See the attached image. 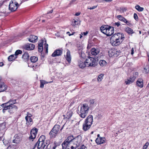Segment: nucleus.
<instances>
[{"instance_id": "nucleus-1", "label": "nucleus", "mask_w": 149, "mask_h": 149, "mask_svg": "<svg viewBox=\"0 0 149 149\" xmlns=\"http://www.w3.org/2000/svg\"><path fill=\"white\" fill-rule=\"evenodd\" d=\"M124 38V35L123 33H115L111 38V43L113 46L118 45L122 42Z\"/></svg>"}, {"instance_id": "nucleus-2", "label": "nucleus", "mask_w": 149, "mask_h": 149, "mask_svg": "<svg viewBox=\"0 0 149 149\" xmlns=\"http://www.w3.org/2000/svg\"><path fill=\"white\" fill-rule=\"evenodd\" d=\"M45 136L44 135H41L38 141L34 145L33 149H45L47 143L45 142Z\"/></svg>"}, {"instance_id": "nucleus-3", "label": "nucleus", "mask_w": 149, "mask_h": 149, "mask_svg": "<svg viewBox=\"0 0 149 149\" xmlns=\"http://www.w3.org/2000/svg\"><path fill=\"white\" fill-rule=\"evenodd\" d=\"M89 109V107L88 104H83L80 106V108L78 109L77 113L80 117L84 118L87 116Z\"/></svg>"}, {"instance_id": "nucleus-4", "label": "nucleus", "mask_w": 149, "mask_h": 149, "mask_svg": "<svg viewBox=\"0 0 149 149\" xmlns=\"http://www.w3.org/2000/svg\"><path fill=\"white\" fill-rule=\"evenodd\" d=\"M101 31L107 36L112 35L114 33L113 27L108 25H103L100 28Z\"/></svg>"}, {"instance_id": "nucleus-5", "label": "nucleus", "mask_w": 149, "mask_h": 149, "mask_svg": "<svg viewBox=\"0 0 149 149\" xmlns=\"http://www.w3.org/2000/svg\"><path fill=\"white\" fill-rule=\"evenodd\" d=\"M1 107L3 108V113L5 112L6 111H7L10 113H13L16 112L18 109L17 107L15 105H6Z\"/></svg>"}, {"instance_id": "nucleus-6", "label": "nucleus", "mask_w": 149, "mask_h": 149, "mask_svg": "<svg viewBox=\"0 0 149 149\" xmlns=\"http://www.w3.org/2000/svg\"><path fill=\"white\" fill-rule=\"evenodd\" d=\"M60 128V125H55L49 133L50 137L52 138L55 137L56 135L58 133Z\"/></svg>"}, {"instance_id": "nucleus-7", "label": "nucleus", "mask_w": 149, "mask_h": 149, "mask_svg": "<svg viewBox=\"0 0 149 149\" xmlns=\"http://www.w3.org/2000/svg\"><path fill=\"white\" fill-rule=\"evenodd\" d=\"M86 66L94 67L97 65L96 60L93 57H89L86 60Z\"/></svg>"}, {"instance_id": "nucleus-8", "label": "nucleus", "mask_w": 149, "mask_h": 149, "mask_svg": "<svg viewBox=\"0 0 149 149\" xmlns=\"http://www.w3.org/2000/svg\"><path fill=\"white\" fill-rule=\"evenodd\" d=\"M82 138L80 135H78L77 136L75 137V139L73 140V141L72 143V144L76 149L79 147L81 142Z\"/></svg>"}, {"instance_id": "nucleus-9", "label": "nucleus", "mask_w": 149, "mask_h": 149, "mask_svg": "<svg viewBox=\"0 0 149 149\" xmlns=\"http://www.w3.org/2000/svg\"><path fill=\"white\" fill-rule=\"evenodd\" d=\"M19 6V4L15 0H11L9 5V9L11 11H15Z\"/></svg>"}, {"instance_id": "nucleus-10", "label": "nucleus", "mask_w": 149, "mask_h": 149, "mask_svg": "<svg viewBox=\"0 0 149 149\" xmlns=\"http://www.w3.org/2000/svg\"><path fill=\"white\" fill-rule=\"evenodd\" d=\"M14 138L15 139L13 140V142L16 143H18L22 140V135L19 134H16L15 135Z\"/></svg>"}, {"instance_id": "nucleus-11", "label": "nucleus", "mask_w": 149, "mask_h": 149, "mask_svg": "<svg viewBox=\"0 0 149 149\" xmlns=\"http://www.w3.org/2000/svg\"><path fill=\"white\" fill-rule=\"evenodd\" d=\"M63 149H76L72 143H62Z\"/></svg>"}, {"instance_id": "nucleus-12", "label": "nucleus", "mask_w": 149, "mask_h": 149, "mask_svg": "<svg viewBox=\"0 0 149 149\" xmlns=\"http://www.w3.org/2000/svg\"><path fill=\"white\" fill-rule=\"evenodd\" d=\"M16 103V100L10 99L8 102L2 104L1 105V106H4L6 105L12 106L15 105V104Z\"/></svg>"}, {"instance_id": "nucleus-13", "label": "nucleus", "mask_w": 149, "mask_h": 149, "mask_svg": "<svg viewBox=\"0 0 149 149\" xmlns=\"http://www.w3.org/2000/svg\"><path fill=\"white\" fill-rule=\"evenodd\" d=\"M93 116L91 115H90L86 118L84 122L91 125L93 123Z\"/></svg>"}, {"instance_id": "nucleus-14", "label": "nucleus", "mask_w": 149, "mask_h": 149, "mask_svg": "<svg viewBox=\"0 0 149 149\" xmlns=\"http://www.w3.org/2000/svg\"><path fill=\"white\" fill-rule=\"evenodd\" d=\"M136 77V76H131L129 79H128L127 80L125 81V83L126 85L130 84L134 81Z\"/></svg>"}, {"instance_id": "nucleus-15", "label": "nucleus", "mask_w": 149, "mask_h": 149, "mask_svg": "<svg viewBox=\"0 0 149 149\" xmlns=\"http://www.w3.org/2000/svg\"><path fill=\"white\" fill-rule=\"evenodd\" d=\"M25 119L26 122V124L27 126L29 127L33 124V120L31 118L25 117Z\"/></svg>"}, {"instance_id": "nucleus-16", "label": "nucleus", "mask_w": 149, "mask_h": 149, "mask_svg": "<svg viewBox=\"0 0 149 149\" xmlns=\"http://www.w3.org/2000/svg\"><path fill=\"white\" fill-rule=\"evenodd\" d=\"M75 138L72 135L69 136L63 143H72Z\"/></svg>"}, {"instance_id": "nucleus-17", "label": "nucleus", "mask_w": 149, "mask_h": 149, "mask_svg": "<svg viewBox=\"0 0 149 149\" xmlns=\"http://www.w3.org/2000/svg\"><path fill=\"white\" fill-rule=\"evenodd\" d=\"M62 54V51L61 50L58 49L56 50L52 53V56L53 57H56L61 56Z\"/></svg>"}, {"instance_id": "nucleus-18", "label": "nucleus", "mask_w": 149, "mask_h": 149, "mask_svg": "<svg viewBox=\"0 0 149 149\" xmlns=\"http://www.w3.org/2000/svg\"><path fill=\"white\" fill-rule=\"evenodd\" d=\"M105 140V138L100 137L99 138H97L96 139L95 141L97 144H100L104 143Z\"/></svg>"}, {"instance_id": "nucleus-19", "label": "nucleus", "mask_w": 149, "mask_h": 149, "mask_svg": "<svg viewBox=\"0 0 149 149\" xmlns=\"http://www.w3.org/2000/svg\"><path fill=\"white\" fill-rule=\"evenodd\" d=\"M38 39V37L36 36L31 35L28 38V40L31 42L34 43L37 42Z\"/></svg>"}, {"instance_id": "nucleus-20", "label": "nucleus", "mask_w": 149, "mask_h": 149, "mask_svg": "<svg viewBox=\"0 0 149 149\" xmlns=\"http://www.w3.org/2000/svg\"><path fill=\"white\" fill-rule=\"evenodd\" d=\"M57 146L55 143H50L47 146L45 149H55Z\"/></svg>"}, {"instance_id": "nucleus-21", "label": "nucleus", "mask_w": 149, "mask_h": 149, "mask_svg": "<svg viewBox=\"0 0 149 149\" xmlns=\"http://www.w3.org/2000/svg\"><path fill=\"white\" fill-rule=\"evenodd\" d=\"M35 48V45L32 44H27L25 46V48L27 50H32Z\"/></svg>"}, {"instance_id": "nucleus-22", "label": "nucleus", "mask_w": 149, "mask_h": 149, "mask_svg": "<svg viewBox=\"0 0 149 149\" xmlns=\"http://www.w3.org/2000/svg\"><path fill=\"white\" fill-rule=\"evenodd\" d=\"M91 125L84 122L83 125V129L84 131H86L91 127Z\"/></svg>"}, {"instance_id": "nucleus-23", "label": "nucleus", "mask_w": 149, "mask_h": 149, "mask_svg": "<svg viewBox=\"0 0 149 149\" xmlns=\"http://www.w3.org/2000/svg\"><path fill=\"white\" fill-rule=\"evenodd\" d=\"M7 86L3 82H0V92L4 91L6 89Z\"/></svg>"}, {"instance_id": "nucleus-24", "label": "nucleus", "mask_w": 149, "mask_h": 149, "mask_svg": "<svg viewBox=\"0 0 149 149\" xmlns=\"http://www.w3.org/2000/svg\"><path fill=\"white\" fill-rule=\"evenodd\" d=\"M99 52L100 51L98 49H96L95 48H93L91 50V54L93 55H96L99 53Z\"/></svg>"}, {"instance_id": "nucleus-25", "label": "nucleus", "mask_w": 149, "mask_h": 149, "mask_svg": "<svg viewBox=\"0 0 149 149\" xmlns=\"http://www.w3.org/2000/svg\"><path fill=\"white\" fill-rule=\"evenodd\" d=\"M66 59L67 61L70 63L71 61V57L70 55V51L68 50L66 53Z\"/></svg>"}, {"instance_id": "nucleus-26", "label": "nucleus", "mask_w": 149, "mask_h": 149, "mask_svg": "<svg viewBox=\"0 0 149 149\" xmlns=\"http://www.w3.org/2000/svg\"><path fill=\"white\" fill-rule=\"evenodd\" d=\"M78 65L79 67L81 68H84L86 66V61L84 62L81 60H79L78 61Z\"/></svg>"}, {"instance_id": "nucleus-27", "label": "nucleus", "mask_w": 149, "mask_h": 149, "mask_svg": "<svg viewBox=\"0 0 149 149\" xmlns=\"http://www.w3.org/2000/svg\"><path fill=\"white\" fill-rule=\"evenodd\" d=\"M137 85L140 88H142L143 86V80L141 79H139L136 81Z\"/></svg>"}, {"instance_id": "nucleus-28", "label": "nucleus", "mask_w": 149, "mask_h": 149, "mask_svg": "<svg viewBox=\"0 0 149 149\" xmlns=\"http://www.w3.org/2000/svg\"><path fill=\"white\" fill-rule=\"evenodd\" d=\"M43 42L42 40L41 41V42L38 44V50L40 52H42L43 50V47L42 46Z\"/></svg>"}, {"instance_id": "nucleus-29", "label": "nucleus", "mask_w": 149, "mask_h": 149, "mask_svg": "<svg viewBox=\"0 0 149 149\" xmlns=\"http://www.w3.org/2000/svg\"><path fill=\"white\" fill-rule=\"evenodd\" d=\"M125 31L129 34H132L134 33L133 30L128 27H126L125 28Z\"/></svg>"}, {"instance_id": "nucleus-30", "label": "nucleus", "mask_w": 149, "mask_h": 149, "mask_svg": "<svg viewBox=\"0 0 149 149\" xmlns=\"http://www.w3.org/2000/svg\"><path fill=\"white\" fill-rule=\"evenodd\" d=\"M115 49H112L109 52V56L115 57Z\"/></svg>"}, {"instance_id": "nucleus-31", "label": "nucleus", "mask_w": 149, "mask_h": 149, "mask_svg": "<svg viewBox=\"0 0 149 149\" xmlns=\"http://www.w3.org/2000/svg\"><path fill=\"white\" fill-rule=\"evenodd\" d=\"M38 131V130L37 129L35 128H33L31 130V134L34 135V136H36Z\"/></svg>"}, {"instance_id": "nucleus-32", "label": "nucleus", "mask_w": 149, "mask_h": 149, "mask_svg": "<svg viewBox=\"0 0 149 149\" xmlns=\"http://www.w3.org/2000/svg\"><path fill=\"white\" fill-rule=\"evenodd\" d=\"M29 56L28 53L27 52H25L24 54H23L22 56V58L24 59L27 60L29 59Z\"/></svg>"}, {"instance_id": "nucleus-33", "label": "nucleus", "mask_w": 149, "mask_h": 149, "mask_svg": "<svg viewBox=\"0 0 149 149\" xmlns=\"http://www.w3.org/2000/svg\"><path fill=\"white\" fill-rule=\"evenodd\" d=\"M17 57L15 55H11L8 56V60L9 61H11L13 60H14L17 58Z\"/></svg>"}, {"instance_id": "nucleus-34", "label": "nucleus", "mask_w": 149, "mask_h": 149, "mask_svg": "<svg viewBox=\"0 0 149 149\" xmlns=\"http://www.w3.org/2000/svg\"><path fill=\"white\" fill-rule=\"evenodd\" d=\"M73 114V112L72 111H70L67 113L66 116V118L68 119L70 118L72 116Z\"/></svg>"}, {"instance_id": "nucleus-35", "label": "nucleus", "mask_w": 149, "mask_h": 149, "mask_svg": "<svg viewBox=\"0 0 149 149\" xmlns=\"http://www.w3.org/2000/svg\"><path fill=\"white\" fill-rule=\"evenodd\" d=\"M123 19L124 20L123 21V22L124 23H125L127 25L130 26H131L132 25V24L131 22V21H128L125 18L124 19Z\"/></svg>"}, {"instance_id": "nucleus-36", "label": "nucleus", "mask_w": 149, "mask_h": 149, "mask_svg": "<svg viewBox=\"0 0 149 149\" xmlns=\"http://www.w3.org/2000/svg\"><path fill=\"white\" fill-rule=\"evenodd\" d=\"M30 60L32 62L35 63L38 60V58L37 57L32 56L31 57Z\"/></svg>"}, {"instance_id": "nucleus-37", "label": "nucleus", "mask_w": 149, "mask_h": 149, "mask_svg": "<svg viewBox=\"0 0 149 149\" xmlns=\"http://www.w3.org/2000/svg\"><path fill=\"white\" fill-rule=\"evenodd\" d=\"M135 8L139 11L141 12L143 11L144 8L140 7L139 5H136L135 6Z\"/></svg>"}, {"instance_id": "nucleus-38", "label": "nucleus", "mask_w": 149, "mask_h": 149, "mask_svg": "<svg viewBox=\"0 0 149 149\" xmlns=\"http://www.w3.org/2000/svg\"><path fill=\"white\" fill-rule=\"evenodd\" d=\"M100 64L101 66H104L107 63L106 61L104 60H101L100 61Z\"/></svg>"}, {"instance_id": "nucleus-39", "label": "nucleus", "mask_w": 149, "mask_h": 149, "mask_svg": "<svg viewBox=\"0 0 149 149\" xmlns=\"http://www.w3.org/2000/svg\"><path fill=\"white\" fill-rule=\"evenodd\" d=\"M104 75L103 74H101L98 76L97 78L98 81L99 82L101 81L103 79Z\"/></svg>"}, {"instance_id": "nucleus-40", "label": "nucleus", "mask_w": 149, "mask_h": 149, "mask_svg": "<svg viewBox=\"0 0 149 149\" xmlns=\"http://www.w3.org/2000/svg\"><path fill=\"white\" fill-rule=\"evenodd\" d=\"M117 18L118 19L122 22H123L124 20L123 19L125 18L122 15H118Z\"/></svg>"}, {"instance_id": "nucleus-41", "label": "nucleus", "mask_w": 149, "mask_h": 149, "mask_svg": "<svg viewBox=\"0 0 149 149\" xmlns=\"http://www.w3.org/2000/svg\"><path fill=\"white\" fill-rule=\"evenodd\" d=\"M22 53V51L20 50H16L15 53V55L17 56L19 54H21Z\"/></svg>"}, {"instance_id": "nucleus-42", "label": "nucleus", "mask_w": 149, "mask_h": 149, "mask_svg": "<svg viewBox=\"0 0 149 149\" xmlns=\"http://www.w3.org/2000/svg\"><path fill=\"white\" fill-rule=\"evenodd\" d=\"M40 87L41 88H43L44 86V85L45 84V81L44 80H42L40 81Z\"/></svg>"}, {"instance_id": "nucleus-43", "label": "nucleus", "mask_w": 149, "mask_h": 149, "mask_svg": "<svg viewBox=\"0 0 149 149\" xmlns=\"http://www.w3.org/2000/svg\"><path fill=\"white\" fill-rule=\"evenodd\" d=\"M45 42V43H44L45 44L44 45V49H45L46 52L47 53L48 51V45L46 44V41Z\"/></svg>"}, {"instance_id": "nucleus-44", "label": "nucleus", "mask_w": 149, "mask_h": 149, "mask_svg": "<svg viewBox=\"0 0 149 149\" xmlns=\"http://www.w3.org/2000/svg\"><path fill=\"white\" fill-rule=\"evenodd\" d=\"M116 52L115 53V57H117L121 53L120 51L119 50H118L115 49Z\"/></svg>"}, {"instance_id": "nucleus-45", "label": "nucleus", "mask_w": 149, "mask_h": 149, "mask_svg": "<svg viewBox=\"0 0 149 149\" xmlns=\"http://www.w3.org/2000/svg\"><path fill=\"white\" fill-rule=\"evenodd\" d=\"M149 71V69L147 66L145 67L144 68V70L143 71L144 73H147Z\"/></svg>"}, {"instance_id": "nucleus-46", "label": "nucleus", "mask_w": 149, "mask_h": 149, "mask_svg": "<svg viewBox=\"0 0 149 149\" xmlns=\"http://www.w3.org/2000/svg\"><path fill=\"white\" fill-rule=\"evenodd\" d=\"M120 25V22H115L113 24V25L114 26H117L118 27Z\"/></svg>"}, {"instance_id": "nucleus-47", "label": "nucleus", "mask_w": 149, "mask_h": 149, "mask_svg": "<svg viewBox=\"0 0 149 149\" xmlns=\"http://www.w3.org/2000/svg\"><path fill=\"white\" fill-rule=\"evenodd\" d=\"M36 137L35 136L31 134V136L29 137V139L32 141H33V139H35Z\"/></svg>"}, {"instance_id": "nucleus-48", "label": "nucleus", "mask_w": 149, "mask_h": 149, "mask_svg": "<svg viewBox=\"0 0 149 149\" xmlns=\"http://www.w3.org/2000/svg\"><path fill=\"white\" fill-rule=\"evenodd\" d=\"M149 145V143L148 142H146L143 146V149H145L147 148Z\"/></svg>"}, {"instance_id": "nucleus-49", "label": "nucleus", "mask_w": 149, "mask_h": 149, "mask_svg": "<svg viewBox=\"0 0 149 149\" xmlns=\"http://www.w3.org/2000/svg\"><path fill=\"white\" fill-rule=\"evenodd\" d=\"M86 148V146L84 145H83L81 146L80 147L78 148L77 149H85Z\"/></svg>"}, {"instance_id": "nucleus-50", "label": "nucleus", "mask_w": 149, "mask_h": 149, "mask_svg": "<svg viewBox=\"0 0 149 149\" xmlns=\"http://www.w3.org/2000/svg\"><path fill=\"white\" fill-rule=\"evenodd\" d=\"M134 17L136 20L138 19V17L136 13H134Z\"/></svg>"}, {"instance_id": "nucleus-51", "label": "nucleus", "mask_w": 149, "mask_h": 149, "mask_svg": "<svg viewBox=\"0 0 149 149\" xmlns=\"http://www.w3.org/2000/svg\"><path fill=\"white\" fill-rule=\"evenodd\" d=\"M97 6H94L92 7H90V8H88V9H90V10H92L95 9L97 7Z\"/></svg>"}, {"instance_id": "nucleus-52", "label": "nucleus", "mask_w": 149, "mask_h": 149, "mask_svg": "<svg viewBox=\"0 0 149 149\" xmlns=\"http://www.w3.org/2000/svg\"><path fill=\"white\" fill-rule=\"evenodd\" d=\"M89 102L91 104H93L94 103V100L93 99L90 100Z\"/></svg>"}, {"instance_id": "nucleus-53", "label": "nucleus", "mask_w": 149, "mask_h": 149, "mask_svg": "<svg viewBox=\"0 0 149 149\" xmlns=\"http://www.w3.org/2000/svg\"><path fill=\"white\" fill-rule=\"evenodd\" d=\"M138 75V73L137 72H134L133 73V76H136V77H137V76Z\"/></svg>"}, {"instance_id": "nucleus-54", "label": "nucleus", "mask_w": 149, "mask_h": 149, "mask_svg": "<svg viewBox=\"0 0 149 149\" xmlns=\"http://www.w3.org/2000/svg\"><path fill=\"white\" fill-rule=\"evenodd\" d=\"M32 116V115L31 114L27 112V116L26 117H28L29 118H31V117Z\"/></svg>"}, {"instance_id": "nucleus-55", "label": "nucleus", "mask_w": 149, "mask_h": 149, "mask_svg": "<svg viewBox=\"0 0 149 149\" xmlns=\"http://www.w3.org/2000/svg\"><path fill=\"white\" fill-rule=\"evenodd\" d=\"M53 12V10H52L48 12L47 14V16H48L49 14L52 13Z\"/></svg>"}, {"instance_id": "nucleus-56", "label": "nucleus", "mask_w": 149, "mask_h": 149, "mask_svg": "<svg viewBox=\"0 0 149 149\" xmlns=\"http://www.w3.org/2000/svg\"><path fill=\"white\" fill-rule=\"evenodd\" d=\"M88 32L87 31H86V32H83V33H82V34L83 35H84V36H86V35H87L88 33Z\"/></svg>"}, {"instance_id": "nucleus-57", "label": "nucleus", "mask_w": 149, "mask_h": 149, "mask_svg": "<svg viewBox=\"0 0 149 149\" xmlns=\"http://www.w3.org/2000/svg\"><path fill=\"white\" fill-rule=\"evenodd\" d=\"M74 32H73L72 33V34H70V32H67V33H66L67 34H69V36H71V35H73L74 34Z\"/></svg>"}, {"instance_id": "nucleus-58", "label": "nucleus", "mask_w": 149, "mask_h": 149, "mask_svg": "<svg viewBox=\"0 0 149 149\" xmlns=\"http://www.w3.org/2000/svg\"><path fill=\"white\" fill-rule=\"evenodd\" d=\"M131 54L132 55H133L134 53V50L133 48H132L131 49Z\"/></svg>"}, {"instance_id": "nucleus-59", "label": "nucleus", "mask_w": 149, "mask_h": 149, "mask_svg": "<svg viewBox=\"0 0 149 149\" xmlns=\"http://www.w3.org/2000/svg\"><path fill=\"white\" fill-rule=\"evenodd\" d=\"M52 82H53V81H49V82H47L46 81H45V82L44 83H45V84H48V83H50Z\"/></svg>"}, {"instance_id": "nucleus-60", "label": "nucleus", "mask_w": 149, "mask_h": 149, "mask_svg": "<svg viewBox=\"0 0 149 149\" xmlns=\"http://www.w3.org/2000/svg\"><path fill=\"white\" fill-rule=\"evenodd\" d=\"M112 0H104V1L107 2H111Z\"/></svg>"}, {"instance_id": "nucleus-61", "label": "nucleus", "mask_w": 149, "mask_h": 149, "mask_svg": "<svg viewBox=\"0 0 149 149\" xmlns=\"http://www.w3.org/2000/svg\"><path fill=\"white\" fill-rule=\"evenodd\" d=\"M80 14V13L79 12L75 14V15L76 16H78Z\"/></svg>"}, {"instance_id": "nucleus-62", "label": "nucleus", "mask_w": 149, "mask_h": 149, "mask_svg": "<svg viewBox=\"0 0 149 149\" xmlns=\"http://www.w3.org/2000/svg\"><path fill=\"white\" fill-rule=\"evenodd\" d=\"M74 24H73V25L77 24H78V22L76 20H74Z\"/></svg>"}, {"instance_id": "nucleus-63", "label": "nucleus", "mask_w": 149, "mask_h": 149, "mask_svg": "<svg viewBox=\"0 0 149 149\" xmlns=\"http://www.w3.org/2000/svg\"><path fill=\"white\" fill-rule=\"evenodd\" d=\"M4 64L3 62H0V66H2Z\"/></svg>"}, {"instance_id": "nucleus-64", "label": "nucleus", "mask_w": 149, "mask_h": 149, "mask_svg": "<svg viewBox=\"0 0 149 149\" xmlns=\"http://www.w3.org/2000/svg\"><path fill=\"white\" fill-rule=\"evenodd\" d=\"M91 45H90L89 44H88L87 47V49H90L91 48Z\"/></svg>"}]
</instances>
